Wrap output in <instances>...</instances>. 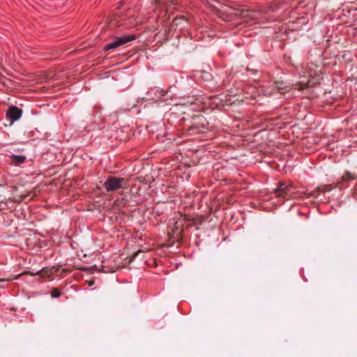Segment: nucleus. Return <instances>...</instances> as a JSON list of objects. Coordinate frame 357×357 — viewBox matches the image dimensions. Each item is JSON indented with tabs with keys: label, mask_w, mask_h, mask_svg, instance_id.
<instances>
[{
	"label": "nucleus",
	"mask_w": 357,
	"mask_h": 357,
	"mask_svg": "<svg viewBox=\"0 0 357 357\" xmlns=\"http://www.w3.org/2000/svg\"><path fill=\"white\" fill-rule=\"evenodd\" d=\"M291 185H286L284 183H280L279 186L275 190V193L278 197L289 199L291 197Z\"/></svg>",
	"instance_id": "nucleus-8"
},
{
	"label": "nucleus",
	"mask_w": 357,
	"mask_h": 357,
	"mask_svg": "<svg viewBox=\"0 0 357 357\" xmlns=\"http://www.w3.org/2000/svg\"><path fill=\"white\" fill-rule=\"evenodd\" d=\"M103 185L107 192H114L126 188L127 181L124 178L110 176L105 180Z\"/></svg>",
	"instance_id": "nucleus-2"
},
{
	"label": "nucleus",
	"mask_w": 357,
	"mask_h": 357,
	"mask_svg": "<svg viewBox=\"0 0 357 357\" xmlns=\"http://www.w3.org/2000/svg\"><path fill=\"white\" fill-rule=\"evenodd\" d=\"M176 0H155L156 5L160 6H166L168 3L170 4H174L176 3Z\"/></svg>",
	"instance_id": "nucleus-12"
},
{
	"label": "nucleus",
	"mask_w": 357,
	"mask_h": 357,
	"mask_svg": "<svg viewBox=\"0 0 357 357\" xmlns=\"http://www.w3.org/2000/svg\"><path fill=\"white\" fill-rule=\"evenodd\" d=\"M310 77V79H307V81L302 80L298 82L297 84H294V86L298 90H303L307 87L314 86V85L319 83L320 77L317 75L316 76H312V74L308 75Z\"/></svg>",
	"instance_id": "nucleus-7"
},
{
	"label": "nucleus",
	"mask_w": 357,
	"mask_h": 357,
	"mask_svg": "<svg viewBox=\"0 0 357 357\" xmlns=\"http://www.w3.org/2000/svg\"><path fill=\"white\" fill-rule=\"evenodd\" d=\"M135 38L134 35H125L121 37H116L114 38V40L108 43L105 47V50L106 51H109L112 49L117 48L118 47L123 45L131 40H133Z\"/></svg>",
	"instance_id": "nucleus-6"
},
{
	"label": "nucleus",
	"mask_w": 357,
	"mask_h": 357,
	"mask_svg": "<svg viewBox=\"0 0 357 357\" xmlns=\"http://www.w3.org/2000/svg\"><path fill=\"white\" fill-rule=\"evenodd\" d=\"M10 158L11 163L16 166L20 165L26 160V157L24 155H10Z\"/></svg>",
	"instance_id": "nucleus-11"
},
{
	"label": "nucleus",
	"mask_w": 357,
	"mask_h": 357,
	"mask_svg": "<svg viewBox=\"0 0 357 357\" xmlns=\"http://www.w3.org/2000/svg\"><path fill=\"white\" fill-rule=\"evenodd\" d=\"M355 178H356V177L354 175L351 174L349 172H347L342 176V181L340 183H337L335 186H333L332 185H326L323 187H319V188H317V190H314L312 192V195L315 197H317L318 195L317 194V192H323L324 193L326 192H329L334 188L337 187L340 183H344L345 182H347L348 181L354 180Z\"/></svg>",
	"instance_id": "nucleus-4"
},
{
	"label": "nucleus",
	"mask_w": 357,
	"mask_h": 357,
	"mask_svg": "<svg viewBox=\"0 0 357 357\" xmlns=\"http://www.w3.org/2000/svg\"><path fill=\"white\" fill-rule=\"evenodd\" d=\"M143 251L141 250H139L138 251H137L136 252H135L130 257V260H129V262H131L137 256H138L140 253H142Z\"/></svg>",
	"instance_id": "nucleus-15"
},
{
	"label": "nucleus",
	"mask_w": 357,
	"mask_h": 357,
	"mask_svg": "<svg viewBox=\"0 0 357 357\" xmlns=\"http://www.w3.org/2000/svg\"><path fill=\"white\" fill-rule=\"evenodd\" d=\"M9 280H5V279H0V287H2L3 286L1 285V283L6 282V281H8Z\"/></svg>",
	"instance_id": "nucleus-18"
},
{
	"label": "nucleus",
	"mask_w": 357,
	"mask_h": 357,
	"mask_svg": "<svg viewBox=\"0 0 357 357\" xmlns=\"http://www.w3.org/2000/svg\"><path fill=\"white\" fill-rule=\"evenodd\" d=\"M234 15L241 17L246 20H257L263 17V13L259 10H244L234 8Z\"/></svg>",
	"instance_id": "nucleus-5"
},
{
	"label": "nucleus",
	"mask_w": 357,
	"mask_h": 357,
	"mask_svg": "<svg viewBox=\"0 0 357 357\" xmlns=\"http://www.w3.org/2000/svg\"><path fill=\"white\" fill-rule=\"evenodd\" d=\"M289 86H284L282 82H275L271 86H262L261 88V92L266 96H273L278 93L284 94L286 92L289 91Z\"/></svg>",
	"instance_id": "nucleus-3"
},
{
	"label": "nucleus",
	"mask_w": 357,
	"mask_h": 357,
	"mask_svg": "<svg viewBox=\"0 0 357 357\" xmlns=\"http://www.w3.org/2000/svg\"><path fill=\"white\" fill-rule=\"evenodd\" d=\"M26 197V195H20L19 199H14L15 202H21L22 199H24Z\"/></svg>",
	"instance_id": "nucleus-16"
},
{
	"label": "nucleus",
	"mask_w": 357,
	"mask_h": 357,
	"mask_svg": "<svg viewBox=\"0 0 357 357\" xmlns=\"http://www.w3.org/2000/svg\"><path fill=\"white\" fill-rule=\"evenodd\" d=\"M278 8V6H275L274 7H271V9H272L273 11H275Z\"/></svg>",
	"instance_id": "nucleus-19"
},
{
	"label": "nucleus",
	"mask_w": 357,
	"mask_h": 357,
	"mask_svg": "<svg viewBox=\"0 0 357 357\" xmlns=\"http://www.w3.org/2000/svg\"><path fill=\"white\" fill-rule=\"evenodd\" d=\"M185 17L181 16L179 17H175L173 20V22L174 23V24L176 26H177L181 24V21H185Z\"/></svg>",
	"instance_id": "nucleus-14"
},
{
	"label": "nucleus",
	"mask_w": 357,
	"mask_h": 357,
	"mask_svg": "<svg viewBox=\"0 0 357 357\" xmlns=\"http://www.w3.org/2000/svg\"><path fill=\"white\" fill-rule=\"evenodd\" d=\"M51 296L53 298H59L61 296V293L59 289L54 288L51 291Z\"/></svg>",
	"instance_id": "nucleus-13"
},
{
	"label": "nucleus",
	"mask_w": 357,
	"mask_h": 357,
	"mask_svg": "<svg viewBox=\"0 0 357 357\" xmlns=\"http://www.w3.org/2000/svg\"><path fill=\"white\" fill-rule=\"evenodd\" d=\"M93 283H94V282H93V281H90V282H89V285H90V286H91V285H93Z\"/></svg>",
	"instance_id": "nucleus-20"
},
{
	"label": "nucleus",
	"mask_w": 357,
	"mask_h": 357,
	"mask_svg": "<svg viewBox=\"0 0 357 357\" xmlns=\"http://www.w3.org/2000/svg\"><path fill=\"white\" fill-rule=\"evenodd\" d=\"M135 10L130 9L126 13H121L110 20L109 26L111 29L120 26H126L127 27L135 26L138 24V22H135Z\"/></svg>",
	"instance_id": "nucleus-1"
},
{
	"label": "nucleus",
	"mask_w": 357,
	"mask_h": 357,
	"mask_svg": "<svg viewBox=\"0 0 357 357\" xmlns=\"http://www.w3.org/2000/svg\"><path fill=\"white\" fill-rule=\"evenodd\" d=\"M6 201V197L1 195H0V202H4Z\"/></svg>",
	"instance_id": "nucleus-17"
},
{
	"label": "nucleus",
	"mask_w": 357,
	"mask_h": 357,
	"mask_svg": "<svg viewBox=\"0 0 357 357\" xmlns=\"http://www.w3.org/2000/svg\"><path fill=\"white\" fill-rule=\"evenodd\" d=\"M22 114V110L16 106H10L6 112L7 117L10 120L11 123L18 120Z\"/></svg>",
	"instance_id": "nucleus-10"
},
{
	"label": "nucleus",
	"mask_w": 357,
	"mask_h": 357,
	"mask_svg": "<svg viewBox=\"0 0 357 357\" xmlns=\"http://www.w3.org/2000/svg\"><path fill=\"white\" fill-rule=\"evenodd\" d=\"M59 271V267L53 266L52 268H44L42 270L33 273L31 272H24L23 274H29L31 275H39L40 278H50L53 273H57Z\"/></svg>",
	"instance_id": "nucleus-9"
}]
</instances>
